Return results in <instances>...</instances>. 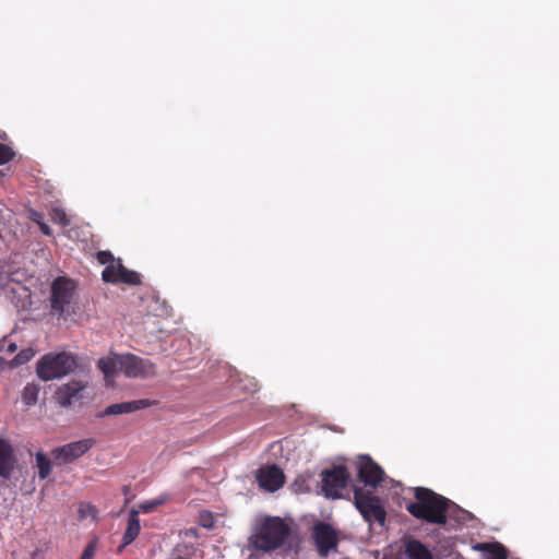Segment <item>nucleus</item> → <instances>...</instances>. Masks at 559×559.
Wrapping results in <instances>:
<instances>
[{"instance_id":"4","label":"nucleus","mask_w":559,"mask_h":559,"mask_svg":"<svg viewBox=\"0 0 559 559\" xmlns=\"http://www.w3.org/2000/svg\"><path fill=\"white\" fill-rule=\"evenodd\" d=\"M76 366V358L70 353H48L38 360L36 373L43 381H50L73 372Z\"/></svg>"},{"instance_id":"7","label":"nucleus","mask_w":559,"mask_h":559,"mask_svg":"<svg viewBox=\"0 0 559 559\" xmlns=\"http://www.w3.org/2000/svg\"><path fill=\"white\" fill-rule=\"evenodd\" d=\"M322 491L328 498L336 499L342 497V490L347 486L349 474L344 466H336L332 469L323 471Z\"/></svg>"},{"instance_id":"29","label":"nucleus","mask_w":559,"mask_h":559,"mask_svg":"<svg viewBox=\"0 0 559 559\" xmlns=\"http://www.w3.org/2000/svg\"><path fill=\"white\" fill-rule=\"evenodd\" d=\"M39 229H40V231H41L44 235H47V236H50V235H51V233H52V231H51V228H50L47 224H45V223H40V224H39Z\"/></svg>"},{"instance_id":"26","label":"nucleus","mask_w":559,"mask_h":559,"mask_svg":"<svg viewBox=\"0 0 559 559\" xmlns=\"http://www.w3.org/2000/svg\"><path fill=\"white\" fill-rule=\"evenodd\" d=\"M52 221L61 224L62 226L69 225V219L67 217V214L62 210L53 211Z\"/></svg>"},{"instance_id":"19","label":"nucleus","mask_w":559,"mask_h":559,"mask_svg":"<svg viewBox=\"0 0 559 559\" xmlns=\"http://www.w3.org/2000/svg\"><path fill=\"white\" fill-rule=\"evenodd\" d=\"M98 368L104 373L106 381L108 382L110 378L115 377L117 367L119 366V359L112 358H100L97 362Z\"/></svg>"},{"instance_id":"32","label":"nucleus","mask_w":559,"mask_h":559,"mask_svg":"<svg viewBox=\"0 0 559 559\" xmlns=\"http://www.w3.org/2000/svg\"><path fill=\"white\" fill-rule=\"evenodd\" d=\"M74 457H75V456H68V455H64V456H63V462H64V463H71V462L73 461V459H74Z\"/></svg>"},{"instance_id":"20","label":"nucleus","mask_w":559,"mask_h":559,"mask_svg":"<svg viewBox=\"0 0 559 559\" xmlns=\"http://www.w3.org/2000/svg\"><path fill=\"white\" fill-rule=\"evenodd\" d=\"M15 468V456H0V476L2 478L10 479Z\"/></svg>"},{"instance_id":"24","label":"nucleus","mask_w":559,"mask_h":559,"mask_svg":"<svg viewBox=\"0 0 559 559\" xmlns=\"http://www.w3.org/2000/svg\"><path fill=\"white\" fill-rule=\"evenodd\" d=\"M14 156V152L8 145L0 143V165L10 162Z\"/></svg>"},{"instance_id":"17","label":"nucleus","mask_w":559,"mask_h":559,"mask_svg":"<svg viewBox=\"0 0 559 559\" xmlns=\"http://www.w3.org/2000/svg\"><path fill=\"white\" fill-rule=\"evenodd\" d=\"M476 548L481 550L487 559H507L508 557L507 548L499 543H481Z\"/></svg>"},{"instance_id":"14","label":"nucleus","mask_w":559,"mask_h":559,"mask_svg":"<svg viewBox=\"0 0 559 559\" xmlns=\"http://www.w3.org/2000/svg\"><path fill=\"white\" fill-rule=\"evenodd\" d=\"M406 559H433L431 551L420 540L408 539L404 543Z\"/></svg>"},{"instance_id":"23","label":"nucleus","mask_w":559,"mask_h":559,"mask_svg":"<svg viewBox=\"0 0 559 559\" xmlns=\"http://www.w3.org/2000/svg\"><path fill=\"white\" fill-rule=\"evenodd\" d=\"M96 259L99 262V264L103 265H114L118 262V259L114 257V254L108 250L98 251L96 254Z\"/></svg>"},{"instance_id":"5","label":"nucleus","mask_w":559,"mask_h":559,"mask_svg":"<svg viewBox=\"0 0 559 559\" xmlns=\"http://www.w3.org/2000/svg\"><path fill=\"white\" fill-rule=\"evenodd\" d=\"M354 504L366 522L383 526L386 519L385 509L381 500L371 491L354 486Z\"/></svg>"},{"instance_id":"11","label":"nucleus","mask_w":559,"mask_h":559,"mask_svg":"<svg viewBox=\"0 0 559 559\" xmlns=\"http://www.w3.org/2000/svg\"><path fill=\"white\" fill-rule=\"evenodd\" d=\"M87 382L82 380H71L62 384L56 392V401L62 407H68L83 399V391Z\"/></svg>"},{"instance_id":"9","label":"nucleus","mask_w":559,"mask_h":559,"mask_svg":"<svg viewBox=\"0 0 559 559\" xmlns=\"http://www.w3.org/2000/svg\"><path fill=\"white\" fill-rule=\"evenodd\" d=\"M119 369L129 378H145L155 373L151 360L132 354L119 357Z\"/></svg>"},{"instance_id":"3","label":"nucleus","mask_w":559,"mask_h":559,"mask_svg":"<svg viewBox=\"0 0 559 559\" xmlns=\"http://www.w3.org/2000/svg\"><path fill=\"white\" fill-rule=\"evenodd\" d=\"M76 284L73 280L58 276L51 284L50 307L53 314L68 319L75 313Z\"/></svg>"},{"instance_id":"2","label":"nucleus","mask_w":559,"mask_h":559,"mask_svg":"<svg viewBox=\"0 0 559 559\" xmlns=\"http://www.w3.org/2000/svg\"><path fill=\"white\" fill-rule=\"evenodd\" d=\"M289 535V527L278 516H266L254 528L250 537L252 546L261 551L269 552L280 548Z\"/></svg>"},{"instance_id":"30","label":"nucleus","mask_w":559,"mask_h":559,"mask_svg":"<svg viewBox=\"0 0 559 559\" xmlns=\"http://www.w3.org/2000/svg\"><path fill=\"white\" fill-rule=\"evenodd\" d=\"M287 443H288V440H287V439H284V440L280 441V442H278V448H280L278 450H280L281 452H282V451H284V447H285V444H287Z\"/></svg>"},{"instance_id":"33","label":"nucleus","mask_w":559,"mask_h":559,"mask_svg":"<svg viewBox=\"0 0 559 559\" xmlns=\"http://www.w3.org/2000/svg\"><path fill=\"white\" fill-rule=\"evenodd\" d=\"M155 504H150L148 507H144V511H151Z\"/></svg>"},{"instance_id":"25","label":"nucleus","mask_w":559,"mask_h":559,"mask_svg":"<svg viewBox=\"0 0 559 559\" xmlns=\"http://www.w3.org/2000/svg\"><path fill=\"white\" fill-rule=\"evenodd\" d=\"M79 513L81 518H95L96 516V509L94 506L90 503H81L79 507Z\"/></svg>"},{"instance_id":"21","label":"nucleus","mask_w":559,"mask_h":559,"mask_svg":"<svg viewBox=\"0 0 559 559\" xmlns=\"http://www.w3.org/2000/svg\"><path fill=\"white\" fill-rule=\"evenodd\" d=\"M38 474L41 479H45L51 472V462L49 456H36Z\"/></svg>"},{"instance_id":"31","label":"nucleus","mask_w":559,"mask_h":559,"mask_svg":"<svg viewBox=\"0 0 559 559\" xmlns=\"http://www.w3.org/2000/svg\"><path fill=\"white\" fill-rule=\"evenodd\" d=\"M9 353H14L16 350V345L15 343H10L8 345V349H7Z\"/></svg>"},{"instance_id":"1","label":"nucleus","mask_w":559,"mask_h":559,"mask_svg":"<svg viewBox=\"0 0 559 559\" xmlns=\"http://www.w3.org/2000/svg\"><path fill=\"white\" fill-rule=\"evenodd\" d=\"M414 496L416 501L404 500V507L409 514L430 524H447L450 500L425 487H416Z\"/></svg>"},{"instance_id":"16","label":"nucleus","mask_w":559,"mask_h":559,"mask_svg":"<svg viewBox=\"0 0 559 559\" xmlns=\"http://www.w3.org/2000/svg\"><path fill=\"white\" fill-rule=\"evenodd\" d=\"M140 528L141 527L138 513L135 511H132L128 520L127 530L122 536V543L118 548L119 552L138 537Z\"/></svg>"},{"instance_id":"13","label":"nucleus","mask_w":559,"mask_h":559,"mask_svg":"<svg viewBox=\"0 0 559 559\" xmlns=\"http://www.w3.org/2000/svg\"><path fill=\"white\" fill-rule=\"evenodd\" d=\"M153 404H154V402L151 400H147V399L116 403V404H111V405L107 406L104 411V415L110 416V415L129 414V413H133V412H136L140 409L150 407Z\"/></svg>"},{"instance_id":"28","label":"nucleus","mask_w":559,"mask_h":559,"mask_svg":"<svg viewBox=\"0 0 559 559\" xmlns=\"http://www.w3.org/2000/svg\"><path fill=\"white\" fill-rule=\"evenodd\" d=\"M12 445L4 439L0 438V454H13Z\"/></svg>"},{"instance_id":"22","label":"nucleus","mask_w":559,"mask_h":559,"mask_svg":"<svg viewBox=\"0 0 559 559\" xmlns=\"http://www.w3.org/2000/svg\"><path fill=\"white\" fill-rule=\"evenodd\" d=\"M35 355V352L33 348H25L22 349L13 359L12 364L14 366H21L26 362H28Z\"/></svg>"},{"instance_id":"27","label":"nucleus","mask_w":559,"mask_h":559,"mask_svg":"<svg viewBox=\"0 0 559 559\" xmlns=\"http://www.w3.org/2000/svg\"><path fill=\"white\" fill-rule=\"evenodd\" d=\"M95 551H96V542L92 540L85 547V549H84V551H83V554H82L80 559H93L94 555H95Z\"/></svg>"},{"instance_id":"35","label":"nucleus","mask_w":559,"mask_h":559,"mask_svg":"<svg viewBox=\"0 0 559 559\" xmlns=\"http://www.w3.org/2000/svg\"><path fill=\"white\" fill-rule=\"evenodd\" d=\"M3 362H4L3 358L0 357V367H2Z\"/></svg>"},{"instance_id":"6","label":"nucleus","mask_w":559,"mask_h":559,"mask_svg":"<svg viewBox=\"0 0 559 559\" xmlns=\"http://www.w3.org/2000/svg\"><path fill=\"white\" fill-rule=\"evenodd\" d=\"M312 538L321 557H326L338 545L337 531L329 523L318 522L312 527Z\"/></svg>"},{"instance_id":"18","label":"nucleus","mask_w":559,"mask_h":559,"mask_svg":"<svg viewBox=\"0 0 559 559\" xmlns=\"http://www.w3.org/2000/svg\"><path fill=\"white\" fill-rule=\"evenodd\" d=\"M40 386L37 383H27L22 391V401L25 405L32 406L37 403Z\"/></svg>"},{"instance_id":"12","label":"nucleus","mask_w":559,"mask_h":559,"mask_svg":"<svg viewBox=\"0 0 559 559\" xmlns=\"http://www.w3.org/2000/svg\"><path fill=\"white\" fill-rule=\"evenodd\" d=\"M284 479L285 476L283 471L275 465L261 467L259 469V484L269 491H275L281 488L284 484Z\"/></svg>"},{"instance_id":"34","label":"nucleus","mask_w":559,"mask_h":559,"mask_svg":"<svg viewBox=\"0 0 559 559\" xmlns=\"http://www.w3.org/2000/svg\"><path fill=\"white\" fill-rule=\"evenodd\" d=\"M28 454H37V455H40V454H44L41 451H36L35 453H33L32 451H28Z\"/></svg>"},{"instance_id":"15","label":"nucleus","mask_w":559,"mask_h":559,"mask_svg":"<svg viewBox=\"0 0 559 559\" xmlns=\"http://www.w3.org/2000/svg\"><path fill=\"white\" fill-rule=\"evenodd\" d=\"M94 444L93 439H84L51 450L50 454H85Z\"/></svg>"},{"instance_id":"10","label":"nucleus","mask_w":559,"mask_h":559,"mask_svg":"<svg viewBox=\"0 0 559 559\" xmlns=\"http://www.w3.org/2000/svg\"><path fill=\"white\" fill-rule=\"evenodd\" d=\"M358 479L367 487L377 488L384 480L383 469L371 460V456H360Z\"/></svg>"},{"instance_id":"8","label":"nucleus","mask_w":559,"mask_h":559,"mask_svg":"<svg viewBox=\"0 0 559 559\" xmlns=\"http://www.w3.org/2000/svg\"><path fill=\"white\" fill-rule=\"evenodd\" d=\"M102 280L105 283L127 284L138 286L142 284L141 275L132 270L127 269L120 259L114 265H107L102 272Z\"/></svg>"}]
</instances>
